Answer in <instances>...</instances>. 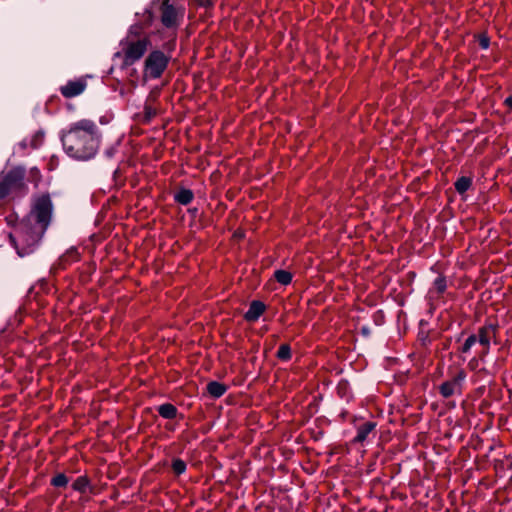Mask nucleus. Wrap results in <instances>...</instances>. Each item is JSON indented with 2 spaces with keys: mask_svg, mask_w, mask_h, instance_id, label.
<instances>
[{
  "mask_svg": "<svg viewBox=\"0 0 512 512\" xmlns=\"http://www.w3.org/2000/svg\"><path fill=\"white\" fill-rule=\"evenodd\" d=\"M53 212V204L49 195L37 197L26 215L9 234L10 242L20 257L29 255L38 247L47 230Z\"/></svg>",
  "mask_w": 512,
  "mask_h": 512,
  "instance_id": "f257e3e1",
  "label": "nucleus"
},
{
  "mask_svg": "<svg viewBox=\"0 0 512 512\" xmlns=\"http://www.w3.org/2000/svg\"><path fill=\"white\" fill-rule=\"evenodd\" d=\"M60 138L66 154L80 161L94 157L96 151V126L92 120L82 119L61 131Z\"/></svg>",
  "mask_w": 512,
  "mask_h": 512,
  "instance_id": "f03ea898",
  "label": "nucleus"
},
{
  "mask_svg": "<svg viewBox=\"0 0 512 512\" xmlns=\"http://www.w3.org/2000/svg\"><path fill=\"white\" fill-rule=\"evenodd\" d=\"M139 31V25H131L126 37L120 42V51L117 55L122 57L123 64L126 66L139 61L151 45L150 36L140 35Z\"/></svg>",
  "mask_w": 512,
  "mask_h": 512,
  "instance_id": "7ed1b4c3",
  "label": "nucleus"
},
{
  "mask_svg": "<svg viewBox=\"0 0 512 512\" xmlns=\"http://www.w3.org/2000/svg\"><path fill=\"white\" fill-rule=\"evenodd\" d=\"M175 47L172 39L161 45V49L152 50L145 59L143 73L148 79H158L167 69L171 59V52Z\"/></svg>",
  "mask_w": 512,
  "mask_h": 512,
  "instance_id": "20e7f679",
  "label": "nucleus"
},
{
  "mask_svg": "<svg viewBox=\"0 0 512 512\" xmlns=\"http://www.w3.org/2000/svg\"><path fill=\"white\" fill-rule=\"evenodd\" d=\"M152 8L158 14L161 24L172 32L175 40V32L181 24L185 9L176 0H153Z\"/></svg>",
  "mask_w": 512,
  "mask_h": 512,
  "instance_id": "39448f33",
  "label": "nucleus"
},
{
  "mask_svg": "<svg viewBox=\"0 0 512 512\" xmlns=\"http://www.w3.org/2000/svg\"><path fill=\"white\" fill-rule=\"evenodd\" d=\"M24 174V169L20 167L14 168L6 174H0V199L23 186Z\"/></svg>",
  "mask_w": 512,
  "mask_h": 512,
  "instance_id": "423d86ee",
  "label": "nucleus"
},
{
  "mask_svg": "<svg viewBox=\"0 0 512 512\" xmlns=\"http://www.w3.org/2000/svg\"><path fill=\"white\" fill-rule=\"evenodd\" d=\"M94 77L92 74L80 76L78 78L68 80L61 85L59 91L64 98L70 99L81 95L87 88L88 81Z\"/></svg>",
  "mask_w": 512,
  "mask_h": 512,
  "instance_id": "0eeeda50",
  "label": "nucleus"
},
{
  "mask_svg": "<svg viewBox=\"0 0 512 512\" xmlns=\"http://www.w3.org/2000/svg\"><path fill=\"white\" fill-rule=\"evenodd\" d=\"M467 374L463 369H459L457 373L449 380L443 382L439 386V393L444 398H450L454 395H461Z\"/></svg>",
  "mask_w": 512,
  "mask_h": 512,
  "instance_id": "6e6552de",
  "label": "nucleus"
},
{
  "mask_svg": "<svg viewBox=\"0 0 512 512\" xmlns=\"http://www.w3.org/2000/svg\"><path fill=\"white\" fill-rule=\"evenodd\" d=\"M155 10L152 8V5L149 8H146L142 14L136 13V20L133 25L140 26V35H148L146 30L150 28L155 20Z\"/></svg>",
  "mask_w": 512,
  "mask_h": 512,
  "instance_id": "1a4fd4ad",
  "label": "nucleus"
},
{
  "mask_svg": "<svg viewBox=\"0 0 512 512\" xmlns=\"http://www.w3.org/2000/svg\"><path fill=\"white\" fill-rule=\"evenodd\" d=\"M266 306L259 300H254L250 303L248 310L244 314V319L248 322L257 321L264 313Z\"/></svg>",
  "mask_w": 512,
  "mask_h": 512,
  "instance_id": "9d476101",
  "label": "nucleus"
},
{
  "mask_svg": "<svg viewBox=\"0 0 512 512\" xmlns=\"http://www.w3.org/2000/svg\"><path fill=\"white\" fill-rule=\"evenodd\" d=\"M376 428V423L373 421H367L357 427L356 436L353 439L354 443H363L368 435L372 433Z\"/></svg>",
  "mask_w": 512,
  "mask_h": 512,
  "instance_id": "9b49d317",
  "label": "nucleus"
},
{
  "mask_svg": "<svg viewBox=\"0 0 512 512\" xmlns=\"http://www.w3.org/2000/svg\"><path fill=\"white\" fill-rule=\"evenodd\" d=\"M495 330L496 327L493 324H488L481 327L478 331L477 341L481 345L485 346L487 350L489 349L490 346L491 334H494Z\"/></svg>",
  "mask_w": 512,
  "mask_h": 512,
  "instance_id": "f8f14e48",
  "label": "nucleus"
},
{
  "mask_svg": "<svg viewBox=\"0 0 512 512\" xmlns=\"http://www.w3.org/2000/svg\"><path fill=\"white\" fill-rule=\"evenodd\" d=\"M159 415L164 419H174L177 417L178 409L171 403H164L157 409Z\"/></svg>",
  "mask_w": 512,
  "mask_h": 512,
  "instance_id": "ddd939ff",
  "label": "nucleus"
},
{
  "mask_svg": "<svg viewBox=\"0 0 512 512\" xmlns=\"http://www.w3.org/2000/svg\"><path fill=\"white\" fill-rule=\"evenodd\" d=\"M207 391L212 397L220 398L227 391V387L220 382L211 381L207 384Z\"/></svg>",
  "mask_w": 512,
  "mask_h": 512,
  "instance_id": "4468645a",
  "label": "nucleus"
},
{
  "mask_svg": "<svg viewBox=\"0 0 512 512\" xmlns=\"http://www.w3.org/2000/svg\"><path fill=\"white\" fill-rule=\"evenodd\" d=\"M174 199L181 205H188L194 199V194L190 189L182 188L175 193Z\"/></svg>",
  "mask_w": 512,
  "mask_h": 512,
  "instance_id": "2eb2a0df",
  "label": "nucleus"
},
{
  "mask_svg": "<svg viewBox=\"0 0 512 512\" xmlns=\"http://www.w3.org/2000/svg\"><path fill=\"white\" fill-rule=\"evenodd\" d=\"M472 185V179L470 177L462 176L458 178L454 184L455 190L459 194H464L467 192Z\"/></svg>",
  "mask_w": 512,
  "mask_h": 512,
  "instance_id": "dca6fc26",
  "label": "nucleus"
},
{
  "mask_svg": "<svg viewBox=\"0 0 512 512\" xmlns=\"http://www.w3.org/2000/svg\"><path fill=\"white\" fill-rule=\"evenodd\" d=\"M274 277L282 285H288L292 281V274L286 270H276Z\"/></svg>",
  "mask_w": 512,
  "mask_h": 512,
  "instance_id": "f3484780",
  "label": "nucleus"
},
{
  "mask_svg": "<svg viewBox=\"0 0 512 512\" xmlns=\"http://www.w3.org/2000/svg\"><path fill=\"white\" fill-rule=\"evenodd\" d=\"M291 348L288 344H282L280 345L278 351H277V358L282 361H288L291 359Z\"/></svg>",
  "mask_w": 512,
  "mask_h": 512,
  "instance_id": "a211bd4d",
  "label": "nucleus"
},
{
  "mask_svg": "<svg viewBox=\"0 0 512 512\" xmlns=\"http://www.w3.org/2000/svg\"><path fill=\"white\" fill-rule=\"evenodd\" d=\"M447 288L446 278L444 276H438L433 282V289L438 293L442 294Z\"/></svg>",
  "mask_w": 512,
  "mask_h": 512,
  "instance_id": "6ab92c4d",
  "label": "nucleus"
},
{
  "mask_svg": "<svg viewBox=\"0 0 512 512\" xmlns=\"http://www.w3.org/2000/svg\"><path fill=\"white\" fill-rule=\"evenodd\" d=\"M187 465L186 463L180 459L175 458L172 461V470L176 475H181L186 471Z\"/></svg>",
  "mask_w": 512,
  "mask_h": 512,
  "instance_id": "aec40b11",
  "label": "nucleus"
},
{
  "mask_svg": "<svg viewBox=\"0 0 512 512\" xmlns=\"http://www.w3.org/2000/svg\"><path fill=\"white\" fill-rule=\"evenodd\" d=\"M29 139V146L31 148H38L44 139V133L42 131H37L33 136H31Z\"/></svg>",
  "mask_w": 512,
  "mask_h": 512,
  "instance_id": "412c9836",
  "label": "nucleus"
},
{
  "mask_svg": "<svg viewBox=\"0 0 512 512\" xmlns=\"http://www.w3.org/2000/svg\"><path fill=\"white\" fill-rule=\"evenodd\" d=\"M88 487V481L84 477H79L73 483V488L80 492H85Z\"/></svg>",
  "mask_w": 512,
  "mask_h": 512,
  "instance_id": "4be33fe9",
  "label": "nucleus"
},
{
  "mask_svg": "<svg viewBox=\"0 0 512 512\" xmlns=\"http://www.w3.org/2000/svg\"><path fill=\"white\" fill-rule=\"evenodd\" d=\"M477 342V336L476 335H470L464 342L461 352L462 353H468L472 346Z\"/></svg>",
  "mask_w": 512,
  "mask_h": 512,
  "instance_id": "5701e85b",
  "label": "nucleus"
},
{
  "mask_svg": "<svg viewBox=\"0 0 512 512\" xmlns=\"http://www.w3.org/2000/svg\"><path fill=\"white\" fill-rule=\"evenodd\" d=\"M68 483V478L64 474H58L52 479V484L55 487H65Z\"/></svg>",
  "mask_w": 512,
  "mask_h": 512,
  "instance_id": "b1692460",
  "label": "nucleus"
},
{
  "mask_svg": "<svg viewBox=\"0 0 512 512\" xmlns=\"http://www.w3.org/2000/svg\"><path fill=\"white\" fill-rule=\"evenodd\" d=\"M119 146V142H116L115 144H113L111 147H109L108 149L105 150L104 154L105 156L110 159L112 158L115 153L117 152V148Z\"/></svg>",
  "mask_w": 512,
  "mask_h": 512,
  "instance_id": "393cba45",
  "label": "nucleus"
},
{
  "mask_svg": "<svg viewBox=\"0 0 512 512\" xmlns=\"http://www.w3.org/2000/svg\"><path fill=\"white\" fill-rule=\"evenodd\" d=\"M27 147H30V146H29V139H28V138H26V139L22 140V141L18 144V148H20V149H25V148H27Z\"/></svg>",
  "mask_w": 512,
  "mask_h": 512,
  "instance_id": "a878e982",
  "label": "nucleus"
},
{
  "mask_svg": "<svg viewBox=\"0 0 512 512\" xmlns=\"http://www.w3.org/2000/svg\"><path fill=\"white\" fill-rule=\"evenodd\" d=\"M504 103L508 108L512 109V94L505 99Z\"/></svg>",
  "mask_w": 512,
  "mask_h": 512,
  "instance_id": "bb28decb",
  "label": "nucleus"
},
{
  "mask_svg": "<svg viewBox=\"0 0 512 512\" xmlns=\"http://www.w3.org/2000/svg\"><path fill=\"white\" fill-rule=\"evenodd\" d=\"M480 45H481V47H482V48L487 49V48H488V46H489V41H488V39H483V40H481Z\"/></svg>",
  "mask_w": 512,
  "mask_h": 512,
  "instance_id": "cd10ccee",
  "label": "nucleus"
},
{
  "mask_svg": "<svg viewBox=\"0 0 512 512\" xmlns=\"http://www.w3.org/2000/svg\"><path fill=\"white\" fill-rule=\"evenodd\" d=\"M147 115H148V117H151V116L155 115V111H152L151 109H147Z\"/></svg>",
  "mask_w": 512,
  "mask_h": 512,
  "instance_id": "c85d7f7f",
  "label": "nucleus"
},
{
  "mask_svg": "<svg viewBox=\"0 0 512 512\" xmlns=\"http://www.w3.org/2000/svg\"><path fill=\"white\" fill-rule=\"evenodd\" d=\"M32 172H33V174H36V173H38V169L37 168H33Z\"/></svg>",
  "mask_w": 512,
  "mask_h": 512,
  "instance_id": "c756f323",
  "label": "nucleus"
},
{
  "mask_svg": "<svg viewBox=\"0 0 512 512\" xmlns=\"http://www.w3.org/2000/svg\"><path fill=\"white\" fill-rule=\"evenodd\" d=\"M67 258H69V255H66V257L63 259V261H67Z\"/></svg>",
  "mask_w": 512,
  "mask_h": 512,
  "instance_id": "7c9ffc66",
  "label": "nucleus"
}]
</instances>
